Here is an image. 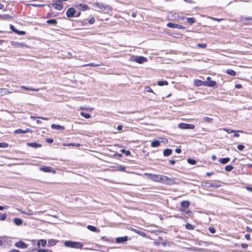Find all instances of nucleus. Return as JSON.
Returning a JSON list of instances; mask_svg holds the SVG:
<instances>
[{"instance_id":"nucleus-1","label":"nucleus","mask_w":252,"mask_h":252,"mask_svg":"<svg viewBox=\"0 0 252 252\" xmlns=\"http://www.w3.org/2000/svg\"><path fill=\"white\" fill-rule=\"evenodd\" d=\"M144 175L149 179L154 182L168 185H171L173 183V180L172 179L163 175L149 173H145Z\"/></svg>"},{"instance_id":"nucleus-2","label":"nucleus","mask_w":252,"mask_h":252,"mask_svg":"<svg viewBox=\"0 0 252 252\" xmlns=\"http://www.w3.org/2000/svg\"><path fill=\"white\" fill-rule=\"evenodd\" d=\"M64 246L67 248H71L74 249H82L84 245L81 242L72 241H65L63 243Z\"/></svg>"},{"instance_id":"nucleus-3","label":"nucleus","mask_w":252,"mask_h":252,"mask_svg":"<svg viewBox=\"0 0 252 252\" xmlns=\"http://www.w3.org/2000/svg\"><path fill=\"white\" fill-rule=\"evenodd\" d=\"M94 6L104 12H109L112 10V8L110 6L102 3H95L94 4Z\"/></svg>"},{"instance_id":"nucleus-4","label":"nucleus","mask_w":252,"mask_h":252,"mask_svg":"<svg viewBox=\"0 0 252 252\" xmlns=\"http://www.w3.org/2000/svg\"><path fill=\"white\" fill-rule=\"evenodd\" d=\"M129 60L131 61H135L139 63H142L147 61V59L143 56H131Z\"/></svg>"},{"instance_id":"nucleus-5","label":"nucleus","mask_w":252,"mask_h":252,"mask_svg":"<svg viewBox=\"0 0 252 252\" xmlns=\"http://www.w3.org/2000/svg\"><path fill=\"white\" fill-rule=\"evenodd\" d=\"M39 170L42 171L46 173H55L56 171L53 169L52 167L47 166H42L39 168Z\"/></svg>"},{"instance_id":"nucleus-6","label":"nucleus","mask_w":252,"mask_h":252,"mask_svg":"<svg viewBox=\"0 0 252 252\" xmlns=\"http://www.w3.org/2000/svg\"><path fill=\"white\" fill-rule=\"evenodd\" d=\"M178 127L181 129H194L195 126L192 124L180 123L179 124Z\"/></svg>"},{"instance_id":"nucleus-7","label":"nucleus","mask_w":252,"mask_h":252,"mask_svg":"<svg viewBox=\"0 0 252 252\" xmlns=\"http://www.w3.org/2000/svg\"><path fill=\"white\" fill-rule=\"evenodd\" d=\"M240 21L245 24H252V17H244L242 16L240 18Z\"/></svg>"},{"instance_id":"nucleus-8","label":"nucleus","mask_w":252,"mask_h":252,"mask_svg":"<svg viewBox=\"0 0 252 252\" xmlns=\"http://www.w3.org/2000/svg\"><path fill=\"white\" fill-rule=\"evenodd\" d=\"M128 240V238L127 236H125L123 237H117L115 239V242L118 244L124 243Z\"/></svg>"},{"instance_id":"nucleus-9","label":"nucleus","mask_w":252,"mask_h":252,"mask_svg":"<svg viewBox=\"0 0 252 252\" xmlns=\"http://www.w3.org/2000/svg\"><path fill=\"white\" fill-rule=\"evenodd\" d=\"M10 44L12 46V47L14 48H23L24 47H28V46H27L23 43H19L14 41H11L10 42Z\"/></svg>"},{"instance_id":"nucleus-10","label":"nucleus","mask_w":252,"mask_h":252,"mask_svg":"<svg viewBox=\"0 0 252 252\" xmlns=\"http://www.w3.org/2000/svg\"><path fill=\"white\" fill-rule=\"evenodd\" d=\"M75 12L76 11L75 9L73 7H71L67 10L66 15L69 18L73 17L75 15Z\"/></svg>"},{"instance_id":"nucleus-11","label":"nucleus","mask_w":252,"mask_h":252,"mask_svg":"<svg viewBox=\"0 0 252 252\" xmlns=\"http://www.w3.org/2000/svg\"><path fill=\"white\" fill-rule=\"evenodd\" d=\"M15 246L20 249H26L28 247V245L21 240L16 242L15 244Z\"/></svg>"},{"instance_id":"nucleus-12","label":"nucleus","mask_w":252,"mask_h":252,"mask_svg":"<svg viewBox=\"0 0 252 252\" xmlns=\"http://www.w3.org/2000/svg\"><path fill=\"white\" fill-rule=\"evenodd\" d=\"M167 26L171 28H177L179 29H184L185 27L183 26L178 24H175L172 23H168L167 24Z\"/></svg>"},{"instance_id":"nucleus-13","label":"nucleus","mask_w":252,"mask_h":252,"mask_svg":"<svg viewBox=\"0 0 252 252\" xmlns=\"http://www.w3.org/2000/svg\"><path fill=\"white\" fill-rule=\"evenodd\" d=\"M52 5V7H53L55 9L58 10H61L63 8V4L62 2H61L60 3H54L51 4Z\"/></svg>"},{"instance_id":"nucleus-14","label":"nucleus","mask_w":252,"mask_h":252,"mask_svg":"<svg viewBox=\"0 0 252 252\" xmlns=\"http://www.w3.org/2000/svg\"><path fill=\"white\" fill-rule=\"evenodd\" d=\"M204 83L205 86H208L210 87H213L216 85V81L213 80L205 81Z\"/></svg>"},{"instance_id":"nucleus-15","label":"nucleus","mask_w":252,"mask_h":252,"mask_svg":"<svg viewBox=\"0 0 252 252\" xmlns=\"http://www.w3.org/2000/svg\"><path fill=\"white\" fill-rule=\"evenodd\" d=\"M27 144L28 146L34 148H37L41 147V144L35 142L27 143Z\"/></svg>"},{"instance_id":"nucleus-16","label":"nucleus","mask_w":252,"mask_h":252,"mask_svg":"<svg viewBox=\"0 0 252 252\" xmlns=\"http://www.w3.org/2000/svg\"><path fill=\"white\" fill-rule=\"evenodd\" d=\"M46 244L47 241L46 240L40 239L39 240H38V242L37 243V246L38 248L40 247V245H41L42 247H44L46 246Z\"/></svg>"},{"instance_id":"nucleus-17","label":"nucleus","mask_w":252,"mask_h":252,"mask_svg":"<svg viewBox=\"0 0 252 252\" xmlns=\"http://www.w3.org/2000/svg\"><path fill=\"white\" fill-rule=\"evenodd\" d=\"M11 93L6 88H0V96H3L6 94Z\"/></svg>"},{"instance_id":"nucleus-18","label":"nucleus","mask_w":252,"mask_h":252,"mask_svg":"<svg viewBox=\"0 0 252 252\" xmlns=\"http://www.w3.org/2000/svg\"><path fill=\"white\" fill-rule=\"evenodd\" d=\"M77 7H78V8L80 10H82V11H85L86 10H87L89 9V6L87 5V4H78Z\"/></svg>"},{"instance_id":"nucleus-19","label":"nucleus","mask_w":252,"mask_h":252,"mask_svg":"<svg viewBox=\"0 0 252 252\" xmlns=\"http://www.w3.org/2000/svg\"><path fill=\"white\" fill-rule=\"evenodd\" d=\"M162 141H159L158 140H154L151 142V146L153 147H158L160 146V142H162Z\"/></svg>"},{"instance_id":"nucleus-20","label":"nucleus","mask_w":252,"mask_h":252,"mask_svg":"<svg viewBox=\"0 0 252 252\" xmlns=\"http://www.w3.org/2000/svg\"><path fill=\"white\" fill-rule=\"evenodd\" d=\"M51 127L53 129H58V130H64V126L59 125H56V124L52 125Z\"/></svg>"},{"instance_id":"nucleus-21","label":"nucleus","mask_w":252,"mask_h":252,"mask_svg":"<svg viewBox=\"0 0 252 252\" xmlns=\"http://www.w3.org/2000/svg\"><path fill=\"white\" fill-rule=\"evenodd\" d=\"M190 203L189 201H183L181 203V206L184 208H187L189 207Z\"/></svg>"},{"instance_id":"nucleus-22","label":"nucleus","mask_w":252,"mask_h":252,"mask_svg":"<svg viewBox=\"0 0 252 252\" xmlns=\"http://www.w3.org/2000/svg\"><path fill=\"white\" fill-rule=\"evenodd\" d=\"M205 81H202L199 80H195L194 81V85L195 86L199 87L203 86H205Z\"/></svg>"},{"instance_id":"nucleus-23","label":"nucleus","mask_w":252,"mask_h":252,"mask_svg":"<svg viewBox=\"0 0 252 252\" xmlns=\"http://www.w3.org/2000/svg\"><path fill=\"white\" fill-rule=\"evenodd\" d=\"M14 223L17 225H20L23 223V220L21 219L16 218L13 219Z\"/></svg>"},{"instance_id":"nucleus-24","label":"nucleus","mask_w":252,"mask_h":252,"mask_svg":"<svg viewBox=\"0 0 252 252\" xmlns=\"http://www.w3.org/2000/svg\"><path fill=\"white\" fill-rule=\"evenodd\" d=\"M210 184H209L207 182H203L201 183V185L202 187V188L205 189L209 190V189L210 188Z\"/></svg>"},{"instance_id":"nucleus-25","label":"nucleus","mask_w":252,"mask_h":252,"mask_svg":"<svg viewBox=\"0 0 252 252\" xmlns=\"http://www.w3.org/2000/svg\"><path fill=\"white\" fill-rule=\"evenodd\" d=\"M58 241L55 239L48 240V246H53L57 244Z\"/></svg>"},{"instance_id":"nucleus-26","label":"nucleus","mask_w":252,"mask_h":252,"mask_svg":"<svg viewBox=\"0 0 252 252\" xmlns=\"http://www.w3.org/2000/svg\"><path fill=\"white\" fill-rule=\"evenodd\" d=\"M172 151L170 149H166L163 151V155L165 157L169 156L172 154Z\"/></svg>"},{"instance_id":"nucleus-27","label":"nucleus","mask_w":252,"mask_h":252,"mask_svg":"<svg viewBox=\"0 0 252 252\" xmlns=\"http://www.w3.org/2000/svg\"><path fill=\"white\" fill-rule=\"evenodd\" d=\"M87 228L89 230L93 231V232H96L97 231V228L95 226H94L92 225H88L87 226Z\"/></svg>"},{"instance_id":"nucleus-28","label":"nucleus","mask_w":252,"mask_h":252,"mask_svg":"<svg viewBox=\"0 0 252 252\" xmlns=\"http://www.w3.org/2000/svg\"><path fill=\"white\" fill-rule=\"evenodd\" d=\"M226 72L227 74H228L231 76H234L236 75L235 71L232 69H227L226 71Z\"/></svg>"},{"instance_id":"nucleus-29","label":"nucleus","mask_w":252,"mask_h":252,"mask_svg":"<svg viewBox=\"0 0 252 252\" xmlns=\"http://www.w3.org/2000/svg\"><path fill=\"white\" fill-rule=\"evenodd\" d=\"M21 88L22 89H24L26 90H28V91H35V92H38L39 90V89H31V88H30L29 87H27V86H21Z\"/></svg>"},{"instance_id":"nucleus-30","label":"nucleus","mask_w":252,"mask_h":252,"mask_svg":"<svg viewBox=\"0 0 252 252\" xmlns=\"http://www.w3.org/2000/svg\"><path fill=\"white\" fill-rule=\"evenodd\" d=\"M186 228L188 230H192L194 226L190 223H187L185 225Z\"/></svg>"},{"instance_id":"nucleus-31","label":"nucleus","mask_w":252,"mask_h":252,"mask_svg":"<svg viewBox=\"0 0 252 252\" xmlns=\"http://www.w3.org/2000/svg\"><path fill=\"white\" fill-rule=\"evenodd\" d=\"M230 161V158H220L219 161L222 164H225Z\"/></svg>"},{"instance_id":"nucleus-32","label":"nucleus","mask_w":252,"mask_h":252,"mask_svg":"<svg viewBox=\"0 0 252 252\" xmlns=\"http://www.w3.org/2000/svg\"><path fill=\"white\" fill-rule=\"evenodd\" d=\"M168 84V83L167 81H159L158 82V85L159 86L167 85Z\"/></svg>"},{"instance_id":"nucleus-33","label":"nucleus","mask_w":252,"mask_h":252,"mask_svg":"<svg viewBox=\"0 0 252 252\" xmlns=\"http://www.w3.org/2000/svg\"><path fill=\"white\" fill-rule=\"evenodd\" d=\"M187 21V22L190 24H192L195 22V19L194 18H188Z\"/></svg>"},{"instance_id":"nucleus-34","label":"nucleus","mask_w":252,"mask_h":252,"mask_svg":"<svg viewBox=\"0 0 252 252\" xmlns=\"http://www.w3.org/2000/svg\"><path fill=\"white\" fill-rule=\"evenodd\" d=\"M203 121L207 123H211L212 121V118L208 117H204L203 118Z\"/></svg>"},{"instance_id":"nucleus-35","label":"nucleus","mask_w":252,"mask_h":252,"mask_svg":"<svg viewBox=\"0 0 252 252\" xmlns=\"http://www.w3.org/2000/svg\"><path fill=\"white\" fill-rule=\"evenodd\" d=\"M81 116H82L83 117H84V118H85L86 119H89L91 117L90 114H89L88 113H84L83 112H81Z\"/></svg>"},{"instance_id":"nucleus-36","label":"nucleus","mask_w":252,"mask_h":252,"mask_svg":"<svg viewBox=\"0 0 252 252\" xmlns=\"http://www.w3.org/2000/svg\"><path fill=\"white\" fill-rule=\"evenodd\" d=\"M47 23L49 24L56 25L57 23V21L55 19H50L48 20Z\"/></svg>"},{"instance_id":"nucleus-37","label":"nucleus","mask_w":252,"mask_h":252,"mask_svg":"<svg viewBox=\"0 0 252 252\" xmlns=\"http://www.w3.org/2000/svg\"><path fill=\"white\" fill-rule=\"evenodd\" d=\"M188 162L190 164L193 165L196 163L194 158H187Z\"/></svg>"},{"instance_id":"nucleus-38","label":"nucleus","mask_w":252,"mask_h":252,"mask_svg":"<svg viewBox=\"0 0 252 252\" xmlns=\"http://www.w3.org/2000/svg\"><path fill=\"white\" fill-rule=\"evenodd\" d=\"M11 17V16L8 14L0 15V18L1 19H7Z\"/></svg>"},{"instance_id":"nucleus-39","label":"nucleus","mask_w":252,"mask_h":252,"mask_svg":"<svg viewBox=\"0 0 252 252\" xmlns=\"http://www.w3.org/2000/svg\"><path fill=\"white\" fill-rule=\"evenodd\" d=\"M233 168V166L231 165H228L225 167V170L226 171H231Z\"/></svg>"},{"instance_id":"nucleus-40","label":"nucleus","mask_w":252,"mask_h":252,"mask_svg":"<svg viewBox=\"0 0 252 252\" xmlns=\"http://www.w3.org/2000/svg\"><path fill=\"white\" fill-rule=\"evenodd\" d=\"M14 133L15 134H20V133H25V131L24 130H23L22 129H17L14 131Z\"/></svg>"},{"instance_id":"nucleus-41","label":"nucleus","mask_w":252,"mask_h":252,"mask_svg":"<svg viewBox=\"0 0 252 252\" xmlns=\"http://www.w3.org/2000/svg\"><path fill=\"white\" fill-rule=\"evenodd\" d=\"M37 252H52V251L49 249H39Z\"/></svg>"},{"instance_id":"nucleus-42","label":"nucleus","mask_w":252,"mask_h":252,"mask_svg":"<svg viewBox=\"0 0 252 252\" xmlns=\"http://www.w3.org/2000/svg\"><path fill=\"white\" fill-rule=\"evenodd\" d=\"M8 146V144L6 143L2 142L0 143V148H7Z\"/></svg>"},{"instance_id":"nucleus-43","label":"nucleus","mask_w":252,"mask_h":252,"mask_svg":"<svg viewBox=\"0 0 252 252\" xmlns=\"http://www.w3.org/2000/svg\"><path fill=\"white\" fill-rule=\"evenodd\" d=\"M121 151L122 153H125L126 156H130V152L129 151H126L125 149H122Z\"/></svg>"},{"instance_id":"nucleus-44","label":"nucleus","mask_w":252,"mask_h":252,"mask_svg":"<svg viewBox=\"0 0 252 252\" xmlns=\"http://www.w3.org/2000/svg\"><path fill=\"white\" fill-rule=\"evenodd\" d=\"M134 231L137 234L141 235V236H145L146 234L145 233L143 232V231H140V230H136V229H134Z\"/></svg>"},{"instance_id":"nucleus-45","label":"nucleus","mask_w":252,"mask_h":252,"mask_svg":"<svg viewBox=\"0 0 252 252\" xmlns=\"http://www.w3.org/2000/svg\"><path fill=\"white\" fill-rule=\"evenodd\" d=\"M197 46L201 48H205L207 47V45L205 43H198Z\"/></svg>"},{"instance_id":"nucleus-46","label":"nucleus","mask_w":252,"mask_h":252,"mask_svg":"<svg viewBox=\"0 0 252 252\" xmlns=\"http://www.w3.org/2000/svg\"><path fill=\"white\" fill-rule=\"evenodd\" d=\"M208 230L212 234H214L216 232V229L213 227H209Z\"/></svg>"},{"instance_id":"nucleus-47","label":"nucleus","mask_w":252,"mask_h":252,"mask_svg":"<svg viewBox=\"0 0 252 252\" xmlns=\"http://www.w3.org/2000/svg\"><path fill=\"white\" fill-rule=\"evenodd\" d=\"M210 188L211 187H213V188H219V187H220V185H218V184H215V183L210 184Z\"/></svg>"},{"instance_id":"nucleus-48","label":"nucleus","mask_w":252,"mask_h":252,"mask_svg":"<svg viewBox=\"0 0 252 252\" xmlns=\"http://www.w3.org/2000/svg\"><path fill=\"white\" fill-rule=\"evenodd\" d=\"M6 214H2V215L0 214V220H4L6 219Z\"/></svg>"},{"instance_id":"nucleus-49","label":"nucleus","mask_w":252,"mask_h":252,"mask_svg":"<svg viewBox=\"0 0 252 252\" xmlns=\"http://www.w3.org/2000/svg\"><path fill=\"white\" fill-rule=\"evenodd\" d=\"M223 130L226 131L228 133L235 132V131L231 129L223 128Z\"/></svg>"},{"instance_id":"nucleus-50","label":"nucleus","mask_w":252,"mask_h":252,"mask_svg":"<svg viewBox=\"0 0 252 252\" xmlns=\"http://www.w3.org/2000/svg\"><path fill=\"white\" fill-rule=\"evenodd\" d=\"M99 65L98 64H96L94 63H90L84 65V66H93V67H96V66H98Z\"/></svg>"},{"instance_id":"nucleus-51","label":"nucleus","mask_w":252,"mask_h":252,"mask_svg":"<svg viewBox=\"0 0 252 252\" xmlns=\"http://www.w3.org/2000/svg\"><path fill=\"white\" fill-rule=\"evenodd\" d=\"M10 29L14 32H18V30L15 28V27L12 25H11L10 26Z\"/></svg>"},{"instance_id":"nucleus-52","label":"nucleus","mask_w":252,"mask_h":252,"mask_svg":"<svg viewBox=\"0 0 252 252\" xmlns=\"http://www.w3.org/2000/svg\"><path fill=\"white\" fill-rule=\"evenodd\" d=\"M145 91L147 92L154 93L153 90L149 86L145 88Z\"/></svg>"},{"instance_id":"nucleus-53","label":"nucleus","mask_w":252,"mask_h":252,"mask_svg":"<svg viewBox=\"0 0 252 252\" xmlns=\"http://www.w3.org/2000/svg\"><path fill=\"white\" fill-rule=\"evenodd\" d=\"M101 239L104 240V241H107V242H113V240H110L109 239H108V238H106L105 236L102 237H101Z\"/></svg>"},{"instance_id":"nucleus-54","label":"nucleus","mask_w":252,"mask_h":252,"mask_svg":"<svg viewBox=\"0 0 252 252\" xmlns=\"http://www.w3.org/2000/svg\"><path fill=\"white\" fill-rule=\"evenodd\" d=\"M118 168L119 170L122 171H126V167L125 166H121L120 167H118Z\"/></svg>"},{"instance_id":"nucleus-55","label":"nucleus","mask_w":252,"mask_h":252,"mask_svg":"<svg viewBox=\"0 0 252 252\" xmlns=\"http://www.w3.org/2000/svg\"><path fill=\"white\" fill-rule=\"evenodd\" d=\"M95 22V19L94 17H92L89 21V23L90 24H93Z\"/></svg>"},{"instance_id":"nucleus-56","label":"nucleus","mask_w":252,"mask_h":252,"mask_svg":"<svg viewBox=\"0 0 252 252\" xmlns=\"http://www.w3.org/2000/svg\"><path fill=\"white\" fill-rule=\"evenodd\" d=\"M237 148L239 150L242 151L244 149V146L243 145H239L237 146Z\"/></svg>"},{"instance_id":"nucleus-57","label":"nucleus","mask_w":252,"mask_h":252,"mask_svg":"<svg viewBox=\"0 0 252 252\" xmlns=\"http://www.w3.org/2000/svg\"><path fill=\"white\" fill-rule=\"evenodd\" d=\"M209 18L213 20L217 21L218 22H220L222 20V19H219V18H214V17H209Z\"/></svg>"},{"instance_id":"nucleus-58","label":"nucleus","mask_w":252,"mask_h":252,"mask_svg":"<svg viewBox=\"0 0 252 252\" xmlns=\"http://www.w3.org/2000/svg\"><path fill=\"white\" fill-rule=\"evenodd\" d=\"M46 141L49 143H52L53 142V139L52 138L46 139Z\"/></svg>"},{"instance_id":"nucleus-59","label":"nucleus","mask_w":252,"mask_h":252,"mask_svg":"<svg viewBox=\"0 0 252 252\" xmlns=\"http://www.w3.org/2000/svg\"><path fill=\"white\" fill-rule=\"evenodd\" d=\"M241 247L243 249H247L248 247V245L247 244L243 243L241 244Z\"/></svg>"},{"instance_id":"nucleus-60","label":"nucleus","mask_w":252,"mask_h":252,"mask_svg":"<svg viewBox=\"0 0 252 252\" xmlns=\"http://www.w3.org/2000/svg\"><path fill=\"white\" fill-rule=\"evenodd\" d=\"M17 33H18V34L19 35H24L25 34V32L24 31H19L18 30V32H16Z\"/></svg>"},{"instance_id":"nucleus-61","label":"nucleus","mask_w":252,"mask_h":252,"mask_svg":"<svg viewBox=\"0 0 252 252\" xmlns=\"http://www.w3.org/2000/svg\"><path fill=\"white\" fill-rule=\"evenodd\" d=\"M246 189L247 190L252 192V188L250 186H246Z\"/></svg>"},{"instance_id":"nucleus-62","label":"nucleus","mask_w":252,"mask_h":252,"mask_svg":"<svg viewBox=\"0 0 252 252\" xmlns=\"http://www.w3.org/2000/svg\"><path fill=\"white\" fill-rule=\"evenodd\" d=\"M245 238H246L247 240H250V234H245Z\"/></svg>"},{"instance_id":"nucleus-63","label":"nucleus","mask_w":252,"mask_h":252,"mask_svg":"<svg viewBox=\"0 0 252 252\" xmlns=\"http://www.w3.org/2000/svg\"><path fill=\"white\" fill-rule=\"evenodd\" d=\"M69 146L72 145L73 146L79 147L80 146V144H75V143H70L68 144Z\"/></svg>"},{"instance_id":"nucleus-64","label":"nucleus","mask_w":252,"mask_h":252,"mask_svg":"<svg viewBox=\"0 0 252 252\" xmlns=\"http://www.w3.org/2000/svg\"><path fill=\"white\" fill-rule=\"evenodd\" d=\"M9 252H21L19 251L18 250L12 249V250H11L10 251H9Z\"/></svg>"}]
</instances>
